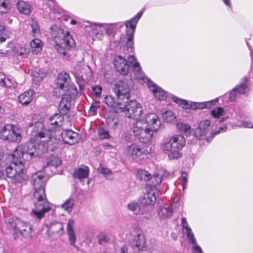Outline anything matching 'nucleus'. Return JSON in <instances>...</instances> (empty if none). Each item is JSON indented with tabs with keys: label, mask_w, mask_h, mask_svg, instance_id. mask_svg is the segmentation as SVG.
I'll list each match as a JSON object with an SVG mask.
<instances>
[{
	"label": "nucleus",
	"mask_w": 253,
	"mask_h": 253,
	"mask_svg": "<svg viewBox=\"0 0 253 253\" xmlns=\"http://www.w3.org/2000/svg\"><path fill=\"white\" fill-rule=\"evenodd\" d=\"M74 204V200L72 198H69L61 205V208L68 212H70L73 210Z\"/></svg>",
	"instance_id": "obj_44"
},
{
	"label": "nucleus",
	"mask_w": 253,
	"mask_h": 253,
	"mask_svg": "<svg viewBox=\"0 0 253 253\" xmlns=\"http://www.w3.org/2000/svg\"><path fill=\"white\" fill-rule=\"evenodd\" d=\"M65 91L63 93H58V96H62V98H66V99H69V101L75 97L78 93L77 88L73 85L69 84L67 88L64 89Z\"/></svg>",
	"instance_id": "obj_19"
},
{
	"label": "nucleus",
	"mask_w": 253,
	"mask_h": 253,
	"mask_svg": "<svg viewBox=\"0 0 253 253\" xmlns=\"http://www.w3.org/2000/svg\"><path fill=\"white\" fill-rule=\"evenodd\" d=\"M31 183L35 188L34 197L36 200L35 203V209L32 210V213L40 219L51 209L45 194L46 178L42 173H36L32 175Z\"/></svg>",
	"instance_id": "obj_3"
},
{
	"label": "nucleus",
	"mask_w": 253,
	"mask_h": 253,
	"mask_svg": "<svg viewBox=\"0 0 253 253\" xmlns=\"http://www.w3.org/2000/svg\"><path fill=\"white\" fill-rule=\"evenodd\" d=\"M185 145V139L182 135H174L169 141L161 144L163 151H170L168 155L169 160L177 159L181 157V150Z\"/></svg>",
	"instance_id": "obj_5"
},
{
	"label": "nucleus",
	"mask_w": 253,
	"mask_h": 253,
	"mask_svg": "<svg viewBox=\"0 0 253 253\" xmlns=\"http://www.w3.org/2000/svg\"><path fill=\"white\" fill-rule=\"evenodd\" d=\"M99 107V103L97 102H95L92 104L89 109V112L91 113V115H94L97 113V110Z\"/></svg>",
	"instance_id": "obj_58"
},
{
	"label": "nucleus",
	"mask_w": 253,
	"mask_h": 253,
	"mask_svg": "<svg viewBox=\"0 0 253 253\" xmlns=\"http://www.w3.org/2000/svg\"><path fill=\"white\" fill-rule=\"evenodd\" d=\"M193 244L194 245L193 247V252L194 253H203L200 247L196 244V242L195 243Z\"/></svg>",
	"instance_id": "obj_60"
},
{
	"label": "nucleus",
	"mask_w": 253,
	"mask_h": 253,
	"mask_svg": "<svg viewBox=\"0 0 253 253\" xmlns=\"http://www.w3.org/2000/svg\"><path fill=\"white\" fill-rule=\"evenodd\" d=\"M129 61H127L122 56H117L114 58V64L117 71L123 75H126L128 73L129 63L132 64L135 60L133 56H129Z\"/></svg>",
	"instance_id": "obj_11"
},
{
	"label": "nucleus",
	"mask_w": 253,
	"mask_h": 253,
	"mask_svg": "<svg viewBox=\"0 0 253 253\" xmlns=\"http://www.w3.org/2000/svg\"><path fill=\"white\" fill-rule=\"evenodd\" d=\"M21 131L20 129L15 126H12L10 133L14 139L12 141L19 142L21 139Z\"/></svg>",
	"instance_id": "obj_42"
},
{
	"label": "nucleus",
	"mask_w": 253,
	"mask_h": 253,
	"mask_svg": "<svg viewBox=\"0 0 253 253\" xmlns=\"http://www.w3.org/2000/svg\"><path fill=\"white\" fill-rule=\"evenodd\" d=\"M102 90V87L99 85L92 87V90L97 97L100 96Z\"/></svg>",
	"instance_id": "obj_57"
},
{
	"label": "nucleus",
	"mask_w": 253,
	"mask_h": 253,
	"mask_svg": "<svg viewBox=\"0 0 253 253\" xmlns=\"http://www.w3.org/2000/svg\"><path fill=\"white\" fill-rule=\"evenodd\" d=\"M85 70V66L82 62H78L76 64L72 71V73L74 75L77 80L78 79L80 80L81 78H83V74Z\"/></svg>",
	"instance_id": "obj_28"
},
{
	"label": "nucleus",
	"mask_w": 253,
	"mask_h": 253,
	"mask_svg": "<svg viewBox=\"0 0 253 253\" xmlns=\"http://www.w3.org/2000/svg\"><path fill=\"white\" fill-rule=\"evenodd\" d=\"M161 122L154 113L147 114L145 120L136 121L133 127L135 138L142 143L150 144L152 142L154 133L160 127Z\"/></svg>",
	"instance_id": "obj_2"
},
{
	"label": "nucleus",
	"mask_w": 253,
	"mask_h": 253,
	"mask_svg": "<svg viewBox=\"0 0 253 253\" xmlns=\"http://www.w3.org/2000/svg\"><path fill=\"white\" fill-rule=\"evenodd\" d=\"M142 80L144 81V82H147L148 87L158 100H164L167 98V92H165L163 89L157 85L156 84L150 81L148 78L147 77H143Z\"/></svg>",
	"instance_id": "obj_14"
},
{
	"label": "nucleus",
	"mask_w": 253,
	"mask_h": 253,
	"mask_svg": "<svg viewBox=\"0 0 253 253\" xmlns=\"http://www.w3.org/2000/svg\"><path fill=\"white\" fill-rule=\"evenodd\" d=\"M63 233V226L62 223L51 222L48 230V235L53 238H57Z\"/></svg>",
	"instance_id": "obj_18"
},
{
	"label": "nucleus",
	"mask_w": 253,
	"mask_h": 253,
	"mask_svg": "<svg viewBox=\"0 0 253 253\" xmlns=\"http://www.w3.org/2000/svg\"><path fill=\"white\" fill-rule=\"evenodd\" d=\"M138 203L135 202H132L127 205V208L129 211L136 212L138 208Z\"/></svg>",
	"instance_id": "obj_56"
},
{
	"label": "nucleus",
	"mask_w": 253,
	"mask_h": 253,
	"mask_svg": "<svg viewBox=\"0 0 253 253\" xmlns=\"http://www.w3.org/2000/svg\"><path fill=\"white\" fill-rule=\"evenodd\" d=\"M71 101L69 99H66V98H61V101L59 104V112L61 115H66L68 114L70 110Z\"/></svg>",
	"instance_id": "obj_26"
},
{
	"label": "nucleus",
	"mask_w": 253,
	"mask_h": 253,
	"mask_svg": "<svg viewBox=\"0 0 253 253\" xmlns=\"http://www.w3.org/2000/svg\"><path fill=\"white\" fill-rule=\"evenodd\" d=\"M173 213V209L171 206L165 204L160 207L158 211V215L162 219H167L171 216Z\"/></svg>",
	"instance_id": "obj_20"
},
{
	"label": "nucleus",
	"mask_w": 253,
	"mask_h": 253,
	"mask_svg": "<svg viewBox=\"0 0 253 253\" xmlns=\"http://www.w3.org/2000/svg\"><path fill=\"white\" fill-rule=\"evenodd\" d=\"M213 101L205 102L204 103H193L191 104V108L194 109H203L206 108L210 107L212 104Z\"/></svg>",
	"instance_id": "obj_43"
},
{
	"label": "nucleus",
	"mask_w": 253,
	"mask_h": 253,
	"mask_svg": "<svg viewBox=\"0 0 253 253\" xmlns=\"http://www.w3.org/2000/svg\"><path fill=\"white\" fill-rule=\"evenodd\" d=\"M3 83L5 84H3L2 86H4L8 88H15L17 87V83L9 79H7L6 80L4 79Z\"/></svg>",
	"instance_id": "obj_50"
},
{
	"label": "nucleus",
	"mask_w": 253,
	"mask_h": 253,
	"mask_svg": "<svg viewBox=\"0 0 253 253\" xmlns=\"http://www.w3.org/2000/svg\"><path fill=\"white\" fill-rule=\"evenodd\" d=\"M211 114L215 118H219L224 115V111L222 107H217L211 111Z\"/></svg>",
	"instance_id": "obj_47"
},
{
	"label": "nucleus",
	"mask_w": 253,
	"mask_h": 253,
	"mask_svg": "<svg viewBox=\"0 0 253 253\" xmlns=\"http://www.w3.org/2000/svg\"><path fill=\"white\" fill-rule=\"evenodd\" d=\"M187 174L186 172H182V178L183 181V188H185L187 182Z\"/></svg>",
	"instance_id": "obj_61"
},
{
	"label": "nucleus",
	"mask_w": 253,
	"mask_h": 253,
	"mask_svg": "<svg viewBox=\"0 0 253 253\" xmlns=\"http://www.w3.org/2000/svg\"><path fill=\"white\" fill-rule=\"evenodd\" d=\"M133 240L131 242L132 248L138 251L142 250L145 246V239L142 231L139 228H135L131 233Z\"/></svg>",
	"instance_id": "obj_13"
},
{
	"label": "nucleus",
	"mask_w": 253,
	"mask_h": 253,
	"mask_svg": "<svg viewBox=\"0 0 253 253\" xmlns=\"http://www.w3.org/2000/svg\"><path fill=\"white\" fill-rule=\"evenodd\" d=\"M104 30H103L100 26L98 27H95L92 29V35L94 39L98 40H102L103 37Z\"/></svg>",
	"instance_id": "obj_40"
},
{
	"label": "nucleus",
	"mask_w": 253,
	"mask_h": 253,
	"mask_svg": "<svg viewBox=\"0 0 253 253\" xmlns=\"http://www.w3.org/2000/svg\"><path fill=\"white\" fill-rule=\"evenodd\" d=\"M33 80L36 83L41 82L45 76V74L40 69H36L31 73Z\"/></svg>",
	"instance_id": "obj_32"
},
{
	"label": "nucleus",
	"mask_w": 253,
	"mask_h": 253,
	"mask_svg": "<svg viewBox=\"0 0 253 253\" xmlns=\"http://www.w3.org/2000/svg\"><path fill=\"white\" fill-rule=\"evenodd\" d=\"M74 221L72 219H69L68 222L67 230L69 236V240L70 245L73 246L74 248L78 249V247L75 245L76 241V237L75 233L73 228Z\"/></svg>",
	"instance_id": "obj_21"
},
{
	"label": "nucleus",
	"mask_w": 253,
	"mask_h": 253,
	"mask_svg": "<svg viewBox=\"0 0 253 253\" xmlns=\"http://www.w3.org/2000/svg\"><path fill=\"white\" fill-rule=\"evenodd\" d=\"M29 49L25 47H18L16 49L15 55L19 59L27 57Z\"/></svg>",
	"instance_id": "obj_36"
},
{
	"label": "nucleus",
	"mask_w": 253,
	"mask_h": 253,
	"mask_svg": "<svg viewBox=\"0 0 253 253\" xmlns=\"http://www.w3.org/2000/svg\"><path fill=\"white\" fill-rule=\"evenodd\" d=\"M43 128L42 123H36L35 125L36 133L31 141L26 143V153L29 154L30 158L41 156L47 151L50 142L53 143L56 141L51 131L42 129Z\"/></svg>",
	"instance_id": "obj_1"
},
{
	"label": "nucleus",
	"mask_w": 253,
	"mask_h": 253,
	"mask_svg": "<svg viewBox=\"0 0 253 253\" xmlns=\"http://www.w3.org/2000/svg\"><path fill=\"white\" fill-rule=\"evenodd\" d=\"M23 225V221L20 219L16 217H13L9 219L8 225L9 227L16 232H18V230L21 225Z\"/></svg>",
	"instance_id": "obj_29"
},
{
	"label": "nucleus",
	"mask_w": 253,
	"mask_h": 253,
	"mask_svg": "<svg viewBox=\"0 0 253 253\" xmlns=\"http://www.w3.org/2000/svg\"><path fill=\"white\" fill-rule=\"evenodd\" d=\"M98 134L100 138L102 139L108 138L110 137L108 131L103 128H99Z\"/></svg>",
	"instance_id": "obj_55"
},
{
	"label": "nucleus",
	"mask_w": 253,
	"mask_h": 253,
	"mask_svg": "<svg viewBox=\"0 0 253 253\" xmlns=\"http://www.w3.org/2000/svg\"><path fill=\"white\" fill-rule=\"evenodd\" d=\"M17 5V8L20 13L28 14L30 12V6L25 1H19Z\"/></svg>",
	"instance_id": "obj_35"
},
{
	"label": "nucleus",
	"mask_w": 253,
	"mask_h": 253,
	"mask_svg": "<svg viewBox=\"0 0 253 253\" xmlns=\"http://www.w3.org/2000/svg\"><path fill=\"white\" fill-rule=\"evenodd\" d=\"M74 45H68L62 44V42L56 43L55 48L58 52L63 55H65L67 50H69Z\"/></svg>",
	"instance_id": "obj_34"
},
{
	"label": "nucleus",
	"mask_w": 253,
	"mask_h": 253,
	"mask_svg": "<svg viewBox=\"0 0 253 253\" xmlns=\"http://www.w3.org/2000/svg\"><path fill=\"white\" fill-rule=\"evenodd\" d=\"M181 224L183 229H185V232L189 239V241L191 243H195V239L194 237V235L192 233L190 228L188 227V223L185 218L183 217L182 218Z\"/></svg>",
	"instance_id": "obj_30"
},
{
	"label": "nucleus",
	"mask_w": 253,
	"mask_h": 253,
	"mask_svg": "<svg viewBox=\"0 0 253 253\" xmlns=\"http://www.w3.org/2000/svg\"><path fill=\"white\" fill-rule=\"evenodd\" d=\"M64 115H61V114H55L53 116L50 118V124L52 126H60L62 125V122L63 121Z\"/></svg>",
	"instance_id": "obj_33"
},
{
	"label": "nucleus",
	"mask_w": 253,
	"mask_h": 253,
	"mask_svg": "<svg viewBox=\"0 0 253 253\" xmlns=\"http://www.w3.org/2000/svg\"><path fill=\"white\" fill-rule=\"evenodd\" d=\"M249 81V78L247 77H245L243 78L242 83L239 85V86L236 87V89L237 92L240 94H244L246 92L247 87H248V83Z\"/></svg>",
	"instance_id": "obj_41"
},
{
	"label": "nucleus",
	"mask_w": 253,
	"mask_h": 253,
	"mask_svg": "<svg viewBox=\"0 0 253 253\" xmlns=\"http://www.w3.org/2000/svg\"><path fill=\"white\" fill-rule=\"evenodd\" d=\"M51 36L55 43L62 42V44L75 45L74 40L70 35L68 31L64 32L60 28L54 26L51 28Z\"/></svg>",
	"instance_id": "obj_10"
},
{
	"label": "nucleus",
	"mask_w": 253,
	"mask_h": 253,
	"mask_svg": "<svg viewBox=\"0 0 253 253\" xmlns=\"http://www.w3.org/2000/svg\"><path fill=\"white\" fill-rule=\"evenodd\" d=\"M97 238L98 243L100 245H102L104 243H107L109 240L108 236L104 233H100L98 236Z\"/></svg>",
	"instance_id": "obj_52"
},
{
	"label": "nucleus",
	"mask_w": 253,
	"mask_h": 253,
	"mask_svg": "<svg viewBox=\"0 0 253 253\" xmlns=\"http://www.w3.org/2000/svg\"><path fill=\"white\" fill-rule=\"evenodd\" d=\"M70 77L66 73H61L58 74L54 89V94L58 96V93H63L69 85Z\"/></svg>",
	"instance_id": "obj_12"
},
{
	"label": "nucleus",
	"mask_w": 253,
	"mask_h": 253,
	"mask_svg": "<svg viewBox=\"0 0 253 253\" xmlns=\"http://www.w3.org/2000/svg\"><path fill=\"white\" fill-rule=\"evenodd\" d=\"M89 174V169L87 167L83 166L82 168L77 169L75 170L73 175L75 178L82 180L88 177Z\"/></svg>",
	"instance_id": "obj_25"
},
{
	"label": "nucleus",
	"mask_w": 253,
	"mask_h": 253,
	"mask_svg": "<svg viewBox=\"0 0 253 253\" xmlns=\"http://www.w3.org/2000/svg\"><path fill=\"white\" fill-rule=\"evenodd\" d=\"M104 101L110 107H118L117 100L115 101L113 97L111 96H106L104 98Z\"/></svg>",
	"instance_id": "obj_48"
},
{
	"label": "nucleus",
	"mask_w": 253,
	"mask_h": 253,
	"mask_svg": "<svg viewBox=\"0 0 253 253\" xmlns=\"http://www.w3.org/2000/svg\"><path fill=\"white\" fill-rule=\"evenodd\" d=\"M172 100L184 109H188L191 107V105L186 100L179 98L175 96L172 97Z\"/></svg>",
	"instance_id": "obj_45"
},
{
	"label": "nucleus",
	"mask_w": 253,
	"mask_h": 253,
	"mask_svg": "<svg viewBox=\"0 0 253 253\" xmlns=\"http://www.w3.org/2000/svg\"><path fill=\"white\" fill-rule=\"evenodd\" d=\"M27 155H29V154L26 153V144L24 146L22 145L19 146L15 150L13 153L11 155V156L13 157L14 159H17L16 160H13V162L18 163L20 161L23 164L22 162L19 159L24 156Z\"/></svg>",
	"instance_id": "obj_24"
},
{
	"label": "nucleus",
	"mask_w": 253,
	"mask_h": 253,
	"mask_svg": "<svg viewBox=\"0 0 253 253\" xmlns=\"http://www.w3.org/2000/svg\"><path fill=\"white\" fill-rule=\"evenodd\" d=\"M61 164V160L59 157L53 156L51 157L50 160L47 162V165H51L53 167H57Z\"/></svg>",
	"instance_id": "obj_49"
},
{
	"label": "nucleus",
	"mask_w": 253,
	"mask_h": 253,
	"mask_svg": "<svg viewBox=\"0 0 253 253\" xmlns=\"http://www.w3.org/2000/svg\"><path fill=\"white\" fill-rule=\"evenodd\" d=\"M97 170L98 172L102 174L106 178L109 180L113 179L112 172L109 169L100 167L98 168Z\"/></svg>",
	"instance_id": "obj_46"
},
{
	"label": "nucleus",
	"mask_w": 253,
	"mask_h": 253,
	"mask_svg": "<svg viewBox=\"0 0 253 253\" xmlns=\"http://www.w3.org/2000/svg\"><path fill=\"white\" fill-rule=\"evenodd\" d=\"M162 175L160 174H156L152 178L153 185L151 186V189H156L155 186L157 184H160L162 182Z\"/></svg>",
	"instance_id": "obj_51"
},
{
	"label": "nucleus",
	"mask_w": 253,
	"mask_h": 253,
	"mask_svg": "<svg viewBox=\"0 0 253 253\" xmlns=\"http://www.w3.org/2000/svg\"><path fill=\"white\" fill-rule=\"evenodd\" d=\"M125 153L128 158L134 160L142 154L143 150L140 146L132 143L126 146Z\"/></svg>",
	"instance_id": "obj_16"
},
{
	"label": "nucleus",
	"mask_w": 253,
	"mask_h": 253,
	"mask_svg": "<svg viewBox=\"0 0 253 253\" xmlns=\"http://www.w3.org/2000/svg\"><path fill=\"white\" fill-rule=\"evenodd\" d=\"M34 91L32 89H29L19 95L18 99L20 103L22 105L29 104L33 99Z\"/></svg>",
	"instance_id": "obj_23"
},
{
	"label": "nucleus",
	"mask_w": 253,
	"mask_h": 253,
	"mask_svg": "<svg viewBox=\"0 0 253 253\" xmlns=\"http://www.w3.org/2000/svg\"><path fill=\"white\" fill-rule=\"evenodd\" d=\"M24 166L21 162L18 163L12 162L8 167L0 160V179L4 177L6 172L8 178L15 184L21 183L25 180V176L23 173Z\"/></svg>",
	"instance_id": "obj_4"
},
{
	"label": "nucleus",
	"mask_w": 253,
	"mask_h": 253,
	"mask_svg": "<svg viewBox=\"0 0 253 253\" xmlns=\"http://www.w3.org/2000/svg\"><path fill=\"white\" fill-rule=\"evenodd\" d=\"M114 92L117 97V105L119 108H124V104L128 102L130 88L126 81H119L114 84Z\"/></svg>",
	"instance_id": "obj_6"
},
{
	"label": "nucleus",
	"mask_w": 253,
	"mask_h": 253,
	"mask_svg": "<svg viewBox=\"0 0 253 253\" xmlns=\"http://www.w3.org/2000/svg\"><path fill=\"white\" fill-rule=\"evenodd\" d=\"M30 46L32 48V52L34 54H37L42 51V41L39 39H35L32 40L30 42Z\"/></svg>",
	"instance_id": "obj_31"
},
{
	"label": "nucleus",
	"mask_w": 253,
	"mask_h": 253,
	"mask_svg": "<svg viewBox=\"0 0 253 253\" xmlns=\"http://www.w3.org/2000/svg\"><path fill=\"white\" fill-rule=\"evenodd\" d=\"M4 30V27L3 26L0 25V41L2 42L5 41V39L2 37V34Z\"/></svg>",
	"instance_id": "obj_63"
},
{
	"label": "nucleus",
	"mask_w": 253,
	"mask_h": 253,
	"mask_svg": "<svg viewBox=\"0 0 253 253\" xmlns=\"http://www.w3.org/2000/svg\"><path fill=\"white\" fill-rule=\"evenodd\" d=\"M211 122L209 120H204L200 122L198 126L195 129L194 135L201 139L209 132Z\"/></svg>",
	"instance_id": "obj_15"
},
{
	"label": "nucleus",
	"mask_w": 253,
	"mask_h": 253,
	"mask_svg": "<svg viewBox=\"0 0 253 253\" xmlns=\"http://www.w3.org/2000/svg\"><path fill=\"white\" fill-rule=\"evenodd\" d=\"M176 127L180 132H183L185 135L188 136L191 134V127L189 125L182 123H178Z\"/></svg>",
	"instance_id": "obj_39"
},
{
	"label": "nucleus",
	"mask_w": 253,
	"mask_h": 253,
	"mask_svg": "<svg viewBox=\"0 0 253 253\" xmlns=\"http://www.w3.org/2000/svg\"><path fill=\"white\" fill-rule=\"evenodd\" d=\"M159 192L157 189H150L147 193L144 194L143 197L139 199V202L143 207V210L141 209L139 210V214H143L152 210Z\"/></svg>",
	"instance_id": "obj_7"
},
{
	"label": "nucleus",
	"mask_w": 253,
	"mask_h": 253,
	"mask_svg": "<svg viewBox=\"0 0 253 253\" xmlns=\"http://www.w3.org/2000/svg\"><path fill=\"white\" fill-rule=\"evenodd\" d=\"M11 8L9 0H0V13L3 14L8 12Z\"/></svg>",
	"instance_id": "obj_38"
},
{
	"label": "nucleus",
	"mask_w": 253,
	"mask_h": 253,
	"mask_svg": "<svg viewBox=\"0 0 253 253\" xmlns=\"http://www.w3.org/2000/svg\"><path fill=\"white\" fill-rule=\"evenodd\" d=\"M237 91L236 89V87L232 90L230 93V97L231 100H233L236 95Z\"/></svg>",
	"instance_id": "obj_64"
},
{
	"label": "nucleus",
	"mask_w": 253,
	"mask_h": 253,
	"mask_svg": "<svg viewBox=\"0 0 253 253\" xmlns=\"http://www.w3.org/2000/svg\"><path fill=\"white\" fill-rule=\"evenodd\" d=\"M12 129V125H6L0 129V138L3 140L11 141L13 140L10 133Z\"/></svg>",
	"instance_id": "obj_22"
},
{
	"label": "nucleus",
	"mask_w": 253,
	"mask_h": 253,
	"mask_svg": "<svg viewBox=\"0 0 253 253\" xmlns=\"http://www.w3.org/2000/svg\"><path fill=\"white\" fill-rule=\"evenodd\" d=\"M124 108H119L121 111L124 112L126 115L129 118L134 120H141L140 117L143 112L142 108L140 105L135 100H130L126 103L124 104Z\"/></svg>",
	"instance_id": "obj_9"
},
{
	"label": "nucleus",
	"mask_w": 253,
	"mask_h": 253,
	"mask_svg": "<svg viewBox=\"0 0 253 253\" xmlns=\"http://www.w3.org/2000/svg\"><path fill=\"white\" fill-rule=\"evenodd\" d=\"M29 24L31 29V34L32 36L35 37L38 36L40 34V30L37 22L32 19L29 22Z\"/></svg>",
	"instance_id": "obj_37"
},
{
	"label": "nucleus",
	"mask_w": 253,
	"mask_h": 253,
	"mask_svg": "<svg viewBox=\"0 0 253 253\" xmlns=\"http://www.w3.org/2000/svg\"><path fill=\"white\" fill-rule=\"evenodd\" d=\"M239 126L243 127H253V125L251 122H248L245 121L242 122L241 124L239 125Z\"/></svg>",
	"instance_id": "obj_59"
},
{
	"label": "nucleus",
	"mask_w": 253,
	"mask_h": 253,
	"mask_svg": "<svg viewBox=\"0 0 253 253\" xmlns=\"http://www.w3.org/2000/svg\"><path fill=\"white\" fill-rule=\"evenodd\" d=\"M140 178L145 181L149 180L151 178V175L146 171L141 170L139 172Z\"/></svg>",
	"instance_id": "obj_53"
},
{
	"label": "nucleus",
	"mask_w": 253,
	"mask_h": 253,
	"mask_svg": "<svg viewBox=\"0 0 253 253\" xmlns=\"http://www.w3.org/2000/svg\"><path fill=\"white\" fill-rule=\"evenodd\" d=\"M163 118L166 122H170L174 118L171 111H167L163 114Z\"/></svg>",
	"instance_id": "obj_54"
},
{
	"label": "nucleus",
	"mask_w": 253,
	"mask_h": 253,
	"mask_svg": "<svg viewBox=\"0 0 253 253\" xmlns=\"http://www.w3.org/2000/svg\"><path fill=\"white\" fill-rule=\"evenodd\" d=\"M21 235L25 238L30 239L33 235V232L31 227L25 222H23V225H21L18 230Z\"/></svg>",
	"instance_id": "obj_27"
},
{
	"label": "nucleus",
	"mask_w": 253,
	"mask_h": 253,
	"mask_svg": "<svg viewBox=\"0 0 253 253\" xmlns=\"http://www.w3.org/2000/svg\"><path fill=\"white\" fill-rule=\"evenodd\" d=\"M142 14L143 11H140L136 16L132 18L130 20L127 21L125 22L126 34L127 37L126 46L128 50L130 49L132 50L133 49V46L134 44L133 40L136 26L139 19L142 16Z\"/></svg>",
	"instance_id": "obj_8"
},
{
	"label": "nucleus",
	"mask_w": 253,
	"mask_h": 253,
	"mask_svg": "<svg viewBox=\"0 0 253 253\" xmlns=\"http://www.w3.org/2000/svg\"><path fill=\"white\" fill-rule=\"evenodd\" d=\"M61 137L65 143L74 145L78 142V133L71 129L64 130Z\"/></svg>",
	"instance_id": "obj_17"
},
{
	"label": "nucleus",
	"mask_w": 253,
	"mask_h": 253,
	"mask_svg": "<svg viewBox=\"0 0 253 253\" xmlns=\"http://www.w3.org/2000/svg\"><path fill=\"white\" fill-rule=\"evenodd\" d=\"M103 30H104V32H106V33L109 36L111 35L113 32V29L111 28H110L109 27H101Z\"/></svg>",
	"instance_id": "obj_62"
}]
</instances>
